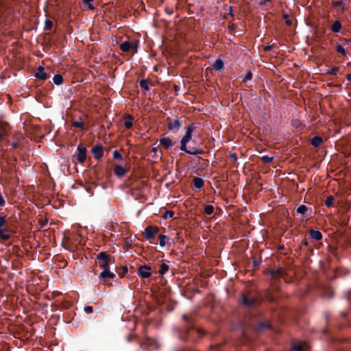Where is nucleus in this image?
<instances>
[{"label":"nucleus","mask_w":351,"mask_h":351,"mask_svg":"<svg viewBox=\"0 0 351 351\" xmlns=\"http://www.w3.org/2000/svg\"><path fill=\"white\" fill-rule=\"evenodd\" d=\"M194 131V125L191 124L186 128L185 134L180 141V150L190 154L197 155L202 154V150L199 148H194L192 150L186 149V144L192 139V134Z\"/></svg>","instance_id":"1"},{"label":"nucleus","mask_w":351,"mask_h":351,"mask_svg":"<svg viewBox=\"0 0 351 351\" xmlns=\"http://www.w3.org/2000/svg\"><path fill=\"white\" fill-rule=\"evenodd\" d=\"M241 302L243 304L250 306L259 303V300L251 293H245L242 295Z\"/></svg>","instance_id":"2"},{"label":"nucleus","mask_w":351,"mask_h":351,"mask_svg":"<svg viewBox=\"0 0 351 351\" xmlns=\"http://www.w3.org/2000/svg\"><path fill=\"white\" fill-rule=\"evenodd\" d=\"M182 123L180 118L176 117L174 118H169L167 119V125L169 130L176 132L179 130Z\"/></svg>","instance_id":"3"},{"label":"nucleus","mask_w":351,"mask_h":351,"mask_svg":"<svg viewBox=\"0 0 351 351\" xmlns=\"http://www.w3.org/2000/svg\"><path fill=\"white\" fill-rule=\"evenodd\" d=\"M101 268L102 269V271L100 274V278L101 282L103 284L107 283L108 278L111 279L115 277V274L109 270V266Z\"/></svg>","instance_id":"4"},{"label":"nucleus","mask_w":351,"mask_h":351,"mask_svg":"<svg viewBox=\"0 0 351 351\" xmlns=\"http://www.w3.org/2000/svg\"><path fill=\"white\" fill-rule=\"evenodd\" d=\"M10 132V125L6 122L0 121V142L9 136Z\"/></svg>","instance_id":"5"},{"label":"nucleus","mask_w":351,"mask_h":351,"mask_svg":"<svg viewBox=\"0 0 351 351\" xmlns=\"http://www.w3.org/2000/svg\"><path fill=\"white\" fill-rule=\"evenodd\" d=\"M158 228L157 226H149L143 232L144 236L147 240L152 239L154 235L158 232Z\"/></svg>","instance_id":"6"},{"label":"nucleus","mask_w":351,"mask_h":351,"mask_svg":"<svg viewBox=\"0 0 351 351\" xmlns=\"http://www.w3.org/2000/svg\"><path fill=\"white\" fill-rule=\"evenodd\" d=\"M77 160L80 163H83L86 158V149L82 145L80 144L77 146Z\"/></svg>","instance_id":"7"},{"label":"nucleus","mask_w":351,"mask_h":351,"mask_svg":"<svg viewBox=\"0 0 351 351\" xmlns=\"http://www.w3.org/2000/svg\"><path fill=\"white\" fill-rule=\"evenodd\" d=\"M98 261H101L99 263L100 267H108L109 266V258L108 256L104 252L99 253L97 255Z\"/></svg>","instance_id":"8"},{"label":"nucleus","mask_w":351,"mask_h":351,"mask_svg":"<svg viewBox=\"0 0 351 351\" xmlns=\"http://www.w3.org/2000/svg\"><path fill=\"white\" fill-rule=\"evenodd\" d=\"M151 268L147 265H144L143 266H141L138 268V274L139 276L142 278H146L151 276V272H150Z\"/></svg>","instance_id":"9"},{"label":"nucleus","mask_w":351,"mask_h":351,"mask_svg":"<svg viewBox=\"0 0 351 351\" xmlns=\"http://www.w3.org/2000/svg\"><path fill=\"white\" fill-rule=\"evenodd\" d=\"M44 70H45L43 66H40L37 69V71H36L34 76L38 80H47V78H49V76L45 72Z\"/></svg>","instance_id":"10"},{"label":"nucleus","mask_w":351,"mask_h":351,"mask_svg":"<svg viewBox=\"0 0 351 351\" xmlns=\"http://www.w3.org/2000/svg\"><path fill=\"white\" fill-rule=\"evenodd\" d=\"M309 345L306 342H302L294 344L292 346V351H308Z\"/></svg>","instance_id":"11"},{"label":"nucleus","mask_w":351,"mask_h":351,"mask_svg":"<svg viewBox=\"0 0 351 351\" xmlns=\"http://www.w3.org/2000/svg\"><path fill=\"white\" fill-rule=\"evenodd\" d=\"M92 152L96 159H99L103 156V147L100 145L94 146L92 149Z\"/></svg>","instance_id":"12"},{"label":"nucleus","mask_w":351,"mask_h":351,"mask_svg":"<svg viewBox=\"0 0 351 351\" xmlns=\"http://www.w3.org/2000/svg\"><path fill=\"white\" fill-rule=\"evenodd\" d=\"M160 143L167 149H169L173 145L172 140L169 137H166V136L160 137Z\"/></svg>","instance_id":"13"},{"label":"nucleus","mask_w":351,"mask_h":351,"mask_svg":"<svg viewBox=\"0 0 351 351\" xmlns=\"http://www.w3.org/2000/svg\"><path fill=\"white\" fill-rule=\"evenodd\" d=\"M82 3L90 10H93L97 5L96 0H82Z\"/></svg>","instance_id":"14"},{"label":"nucleus","mask_w":351,"mask_h":351,"mask_svg":"<svg viewBox=\"0 0 351 351\" xmlns=\"http://www.w3.org/2000/svg\"><path fill=\"white\" fill-rule=\"evenodd\" d=\"M114 172L118 177H123L126 173V170L121 165H116Z\"/></svg>","instance_id":"15"},{"label":"nucleus","mask_w":351,"mask_h":351,"mask_svg":"<svg viewBox=\"0 0 351 351\" xmlns=\"http://www.w3.org/2000/svg\"><path fill=\"white\" fill-rule=\"evenodd\" d=\"M193 185L195 188L198 189H201L204 187V180L200 178H195L193 179Z\"/></svg>","instance_id":"16"},{"label":"nucleus","mask_w":351,"mask_h":351,"mask_svg":"<svg viewBox=\"0 0 351 351\" xmlns=\"http://www.w3.org/2000/svg\"><path fill=\"white\" fill-rule=\"evenodd\" d=\"M334 7H338L340 8L341 12H344L347 9V5L342 1H336L332 2Z\"/></svg>","instance_id":"17"},{"label":"nucleus","mask_w":351,"mask_h":351,"mask_svg":"<svg viewBox=\"0 0 351 351\" xmlns=\"http://www.w3.org/2000/svg\"><path fill=\"white\" fill-rule=\"evenodd\" d=\"M341 29V24L339 21H335L331 26V30L335 33H338Z\"/></svg>","instance_id":"18"},{"label":"nucleus","mask_w":351,"mask_h":351,"mask_svg":"<svg viewBox=\"0 0 351 351\" xmlns=\"http://www.w3.org/2000/svg\"><path fill=\"white\" fill-rule=\"evenodd\" d=\"M125 121L124 122V125L125 127L127 128V129H130L132 127V120H133V117L132 116L130 115V114H127L125 116Z\"/></svg>","instance_id":"19"},{"label":"nucleus","mask_w":351,"mask_h":351,"mask_svg":"<svg viewBox=\"0 0 351 351\" xmlns=\"http://www.w3.org/2000/svg\"><path fill=\"white\" fill-rule=\"evenodd\" d=\"M310 234L312 238H313L314 239H315L317 241L320 240L322 237V234L320 232V231L317 230H311L310 231Z\"/></svg>","instance_id":"20"},{"label":"nucleus","mask_w":351,"mask_h":351,"mask_svg":"<svg viewBox=\"0 0 351 351\" xmlns=\"http://www.w3.org/2000/svg\"><path fill=\"white\" fill-rule=\"evenodd\" d=\"M132 48V45L129 41H125L120 45V49L123 52H128Z\"/></svg>","instance_id":"21"},{"label":"nucleus","mask_w":351,"mask_h":351,"mask_svg":"<svg viewBox=\"0 0 351 351\" xmlns=\"http://www.w3.org/2000/svg\"><path fill=\"white\" fill-rule=\"evenodd\" d=\"M271 1V0H263L260 2V5L262 6L263 10H269L272 7Z\"/></svg>","instance_id":"22"},{"label":"nucleus","mask_w":351,"mask_h":351,"mask_svg":"<svg viewBox=\"0 0 351 351\" xmlns=\"http://www.w3.org/2000/svg\"><path fill=\"white\" fill-rule=\"evenodd\" d=\"M322 143V138L320 136H316L311 139V145L314 147H319Z\"/></svg>","instance_id":"23"},{"label":"nucleus","mask_w":351,"mask_h":351,"mask_svg":"<svg viewBox=\"0 0 351 351\" xmlns=\"http://www.w3.org/2000/svg\"><path fill=\"white\" fill-rule=\"evenodd\" d=\"M213 67L215 70L220 71L223 68V62L221 59L215 60Z\"/></svg>","instance_id":"24"},{"label":"nucleus","mask_w":351,"mask_h":351,"mask_svg":"<svg viewBox=\"0 0 351 351\" xmlns=\"http://www.w3.org/2000/svg\"><path fill=\"white\" fill-rule=\"evenodd\" d=\"M10 234L7 229L0 230V237L2 240L6 241L10 239Z\"/></svg>","instance_id":"25"},{"label":"nucleus","mask_w":351,"mask_h":351,"mask_svg":"<svg viewBox=\"0 0 351 351\" xmlns=\"http://www.w3.org/2000/svg\"><path fill=\"white\" fill-rule=\"evenodd\" d=\"M168 270H169L168 265L163 263L160 265V269H159L158 272L160 275H164L167 272Z\"/></svg>","instance_id":"26"},{"label":"nucleus","mask_w":351,"mask_h":351,"mask_svg":"<svg viewBox=\"0 0 351 351\" xmlns=\"http://www.w3.org/2000/svg\"><path fill=\"white\" fill-rule=\"evenodd\" d=\"M152 152H153L155 154V157L156 158H161V156H162V152L158 147H152Z\"/></svg>","instance_id":"27"},{"label":"nucleus","mask_w":351,"mask_h":351,"mask_svg":"<svg viewBox=\"0 0 351 351\" xmlns=\"http://www.w3.org/2000/svg\"><path fill=\"white\" fill-rule=\"evenodd\" d=\"M53 81L56 85H60L63 82V77L60 75H55L53 77Z\"/></svg>","instance_id":"28"},{"label":"nucleus","mask_w":351,"mask_h":351,"mask_svg":"<svg viewBox=\"0 0 351 351\" xmlns=\"http://www.w3.org/2000/svg\"><path fill=\"white\" fill-rule=\"evenodd\" d=\"M214 207L212 205H206L204 208V213L208 215L213 213Z\"/></svg>","instance_id":"29"},{"label":"nucleus","mask_w":351,"mask_h":351,"mask_svg":"<svg viewBox=\"0 0 351 351\" xmlns=\"http://www.w3.org/2000/svg\"><path fill=\"white\" fill-rule=\"evenodd\" d=\"M167 237L165 234L159 235V244L161 247H164L166 245V240Z\"/></svg>","instance_id":"30"},{"label":"nucleus","mask_w":351,"mask_h":351,"mask_svg":"<svg viewBox=\"0 0 351 351\" xmlns=\"http://www.w3.org/2000/svg\"><path fill=\"white\" fill-rule=\"evenodd\" d=\"M336 50H337V52L339 53H341L342 56H346V51L341 45H337L336 47Z\"/></svg>","instance_id":"31"},{"label":"nucleus","mask_w":351,"mask_h":351,"mask_svg":"<svg viewBox=\"0 0 351 351\" xmlns=\"http://www.w3.org/2000/svg\"><path fill=\"white\" fill-rule=\"evenodd\" d=\"M339 69L337 66H332L328 70V73L330 75H335L338 73Z\"/></svg>","instance_id":"32"},{"label":"nucleus","mask_w":351,"mask_h":351,"mask_svg":"<svg viewBox=\"0 0 351 351\" xmlns=\"http://www.w3.org/2000/svg\"><path fill=\"white\" fill-rule=\"evenodd\" d=\"M334 200V197L330 195L327 197V199L325 200V205L328 207L332 206V202Z\"/></svg>","instance_id":"33"},{"label":"nucleus","mask_w":351,"mask_h":351,"mask_svg":"<svg viewBox=\"0 0 351 351\" xmlns=\"http://www.w3.org/2000/svg\"><path fill=\"white\" fill-rule=\"evenodd\" d=\"M282 274L281 269H275L269 271V274L273 277L280 276Z\"/></svg>","instance_id":"34"},{"label":"nucleus","mask_w":351,"mask_h":351,"mask_svg":"<svg viewBox=\"0 0 351 351\" xmlns=\"http://www.w3.org/2000/svg\"><path fill=\"white\" fill-rule=\"evenodd\" d=\"M174 213L171 210H167L163 215L164 219H173Z\"/></svg>","instance_id":"35"},{"label":"nucleus","mask_w":351,"mask_h":351,"mask_svg":"<svg viewBox=\"0 0 351 351\" xmlns=\"http://www.w3.org/2000/svg\"><path fill=\"white\" fill-rule=\"evenodd\" d=\"M306 211H307V208L304 205H300L297 209V212L302 215L304 214Z\"/></svg>","instance_id":"36"},{"label":"nucleus","mask_w":351,"mask_h":351,"mask_svg":"<svg viewBox=\"0 0 351 351\" xmlns=\"http://www.w3.org/2000/svg\"><path fill=\"white\" fill-rule=\"evenodd\" d=\"M140 86L142 89L145 90H147L149 89V86L146 80H143L140 82Z\"/></svg>","instance_id":"37"},{"label":"nucleus","mask_w":351,"mask_h":351,"mask_svg":"<svg viewBox=\"0 0 351 351\" xmlns=\"http://www.w3.org/2000/svg\"><path fill=\"white\" fill-rule=\"evenodd\" d=\"M262 160L265 163H269L271 162L274 159V156H263L261 157Z\"/></svg>","instance_id":"38"},{"label":"nucleus","mask_w":351,"mask_h":351,"mask_svg":"<svg viewBox=\"0 0 351 351\" xmlns=\"http://www.w3.org/2000/svg\"><path fill=\"white\" fill-rule=\"evenodd\" d=\"M72 125L75 128H82L83 123L80 121H74L72 122Z\"/></svg>","instance_id":"39"},{"label":"nucleus","mask_w":351,"mask_h":351,"mask_svg":"<svg viewBox=\"0 0 351 351\" xmlns=\"http://www.w3.org/2000/svg\"><path fill=\"white\" fill-rule=\"evenodd\" d=\"M7 221L5 216H0V230L6 224Z\"/></svg>","instance_id":"40"},{"label":"nucleus","mask_w":351,"mask_h":351,"mask_svg":"<svg viewBox=\"0 0 351 351\" xmlns=\"http://www.w3.org/2000/svg\"><path fill=\"white\" fill-rule=\"evenodd\" d=\"M252 77V74L251 72H248L246 75H245L243 77V82H247L250 80H251Z\"/></svg>","instance_id":"41"},{"label":"nucleus","mask_w":351,"mask_h":351,"mask_svg":"<svg viewBox=\"0 0 351 351\" xmlns=\"http://www.w3.org/2000/svg\"><path fill=\"white\" fill-rule=\"evenodd\" d=\"M12 147L13 148H20L21 147L19 138H17L16 141L12 143Z\"/></svg>","instance_id":"42"},{"label":"nucleus","mask_w":351,"mask_h":351,"mask_svg":"<svg viewBox=\"0 0 351 351\" xmlns=\"http://www.w3.org/2000/svg\"><path fill=\"white\" fill-rule=\"evenodd\" d=\"M113 158L114 159L121 160L122 156L118 151H114L113 152Z\"/></svg>","instance_id":"43"},{"label":"nucleus","mask_w":351,"mask_h":351,"mask_svg":"<svg viewBox=\"0 0 351 351\" xmlns=\"http://www.w3.org/2000/svg\"><path fill=\"white\" fill-rule=\"evenodd\" d=\"M45 27L46 29H50L52 27V22L49 20H46L45 23Z\"/></svg>","instance_id":"44"},{"label":"nucleus","mask_w":351,"mask_h":351,"mask_svg":"<svg viewBox=\"0 0 351 351\" xmlns=\"http://www.w3.org/2000/svg\"><path fill=\"white\" fill-rule=\"evenodd\" d=\"M84 312L87 314L92 313L93 312V308L90 306H87L84 308Z\"/></svg>","instance_id":"45"},{"label":"nucleus","mask_w":351,"mask_h":351,"mask_svg":"<svg viewBox=\"0 0 351 351\" xmlns=\"http://www.w3.org/2000/svg\"><path fill=\"white\" fill-rule=\"evenodd\" d=\"M5 205V200L2 196V195L0 193V206H4Z\"/></svg>","instance_id":"46"},{"label":"nucleus","mask_w":351,"mask_h":351,"mask_svg":"<svg viewBox=\"0 0 351 351\" xmlns=\"http://www.w3.org/2000/svg\"><path fill=\"white\" fill-rule=\"evenodd\" d=\"M230 156L231 157V158L233 159L234 161H236L237 160V156L234 154H231Z\"/></svg>","instance_id":"47"},{"label":"nucleus","mask_w":351,"mask_h":351,"mask_svg":"<svg viewBox=\"0 0 351 351\" xmlns=\"http://www.w3.org/2000/svg\"><path fill=\"white\" fill-rule=\"evenodd\" d=\"M132 48L134 49V53L136 52V51H137V46L136 45H132Z\"/></svg>","instance_id":"48"},{"label":"nucleus","mask_w":351,"mask_h":351,"mask_svg":"<svg viewBox=\"0 0 351 351\" xmlns=\"http://www.w3.org/2000/svg\"><path fill=\"white\" fill-rule=\"evenodd\" d=\"M346 79L349 81L351 80V74H347L346 75Z\"/></svg>","instance_id":"49"},{"label":"nucleus","mask_w":351,"mask_h":351,"mask_svg":"<svg viewBox=\"0 0 351 351\" xmlns=\"http://www.w3.org/2000/svg\"><path fill=\"white\" fill-rule=\"evenodd\" d=\"M286 23H287L288 25H291V21H290L289 19H287V20L286 21Z\"/></svg>","instance_id":"50"},{"label":"nucleus","mask_w":351,"mask_h":351,"mask_svg":"<svg viewBox=\"0 0 351 351\" xmlns=\"http://www.w3.org/2000/svg\"><path fill=\"white\" fill-rule=\"evenodd\" d=\"M270 49H271V47H270L269 46H267V47H265V51H268V50H269Z\"/></svg>","instance_id":"51"},{"label":"nucleus","mask_w":351,"mask_h":351,"mask_svg":"<svg viewBox=\"0 0 351 351\" xmlns=\"http://www.w3.org/2000/svg\"><path fill=\"white\" fill-rule=\"evenodd\" d=\"M183 318H184V319H186V315H184V316H183Z\"/></svg>","instance_id":"52"}]
</instances>
